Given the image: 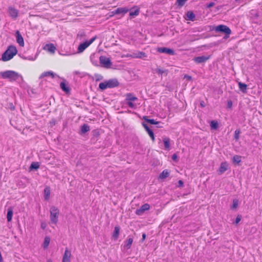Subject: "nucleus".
<instances>
[{
    "mask_svg": "<svg viewBox=\"0 0 262 262\" xmlns=\"http://www.w3.org/2000/svg\"><path fill=\"white\" fill-rule=\"evenodd\" d=\"M127 105L132 108H136V105L133 102L134 101H126Z\"/></svg>",
    "mask_w": 262,
    "mask_h": 262,
    "instance_id": "40",
    "label": "nucleus"
},
{
    "mask_svg": "<svg viewBox=\"0 0 262 262\" xmlns=\"http://www.w3.org/2000/svg\"><path fill=\"white\" fill-rule=\"evenodd\" d=\"M143 119L148 123L151 124H158L160 122L154 119H148L147 116H144Z\"/></svg>",
    "mask_w": 262,
    "mask_h": 262,
    "instance_id": "31",
    "label": "nucleus"
},
{
    "mask_svg": "<svg viewBox=\"0 0 262 262\" xmlns=\"http://www.w3.org/2000/svg\"><path fill=\"white\" fill-rule=\"evenodd\" d=\"M47 262H53L52 260L50 259L47 260Z\"/></svg>",
    "mask_w": 262,
    "mask_h": 262,
    "instance_id": "53",
    "label": "nucleus"
},
{
    "mask_svg": "<svg viewBox=\"0 0 262 262\" xmlns=\"http://www.w3.org/2000/svg\"><path fill=\"white\" fill-rule=\"evenodd\" d=\"M39 165L38 164V163L33 162L31 164L30 168L31 169H37L38 168H39Z\"/></svg>",
    "mask_w": 262,
    "mask_h": 262,
    "instance_id": "37",
    "label": "nucleus"
},
{
    "mask_svg": "<svg viewBox=\"0 0 262 262\" xmlns=\"http://www.w3.org/2000/svg\"><path fill=\"white\" fill-rule=\"evenodd\" d=\"M29 59H30V60H34V59H32V58H31H31H29Z\"/></svg>",
    "mask_w": 262,
    "mask_h": 262,
    "instance_id": "54",
    "label": "nucleus"
},
{
    "mask_svg": "<svg viewBox=\"0 0 262 262\" xmlns=\"http://www.w3.org/2000/svg\"><path fill=\"white\" fill-rule=\"evenodd\" d=\"M60 88L63 91L69 93L70 91V89L68 86L64 82H61L60 84Z\"/></svg>",
    "mask_w": 262,
    "mask_h": 262,
    "instance_id": "26",
    "label": "nucleus"
},
{
    "mask_svg": "<svg viewBox=\"0 0 262 262\" xmlns=\"http://www.w3.org/2000/svg\"><path fill=\"white\" fill-rule=\"evenodd\" d=\"M90 129V126L88 125L84 124L81 127V133L82 134H85L89 132Z\"/></svg>",
    "mask_w": 262,
    "mask_h": 262,
    "instance_id": "29",
    "label": "nucleus"
},
{
    "mask_svg": "<svg viewBox=\"0 0 262 262\" xmlns=\"http://www.w3.org/2000/svg\"><path fill=\"white\" fill-rule=\"evenodd\" d=\"M214 30L216 32H223L224 33L226 34V36H225V38H227L229 37V35L231 33V31L230 29L227 27V26L224 25H220L219 26H217L214 28Z\"/></svg>",
    "mask_w": 262,
    "mask_h": 262,
    "instance_id": "5",
    "label": "nucleus"
},
{
    "mask_svg": "<svg viewBox=\"0 0 262 262\" xmlns=\"http://www.w3.org/2000/svg\"><path fill=\"white\" fill-rule=\"evenodd\" d=\"M214 5H215L214 3H213V2H211V3H210L209 4H207V8H211V7H212L214 6Z\"/></svg>",
    "mask_w": 262,
    "mask_h": 262,
    "instance_id": "45",
    "label": "nucleus"
},
{
    "mask_svg": "<svg viewBox=\"0 0 262 262\" xmlns=\"http://www.w3.org/2000/svg\"><path fill=\"white\" fill-rule=\"evenodd\" d=\"M99 61L102 66L105 68H110L112 65L110 59L104 56H101L99 57Z\"/></svg>",
    "mask_w": 262,
    "mask_h": 262,
    "instance_id": "6",
    "label": "nucleus"
},
{
    "mask_svg": "<svg viewBox=\"0 0 262 262\" xmlns=\"http://www.w3.org/2000/svg\"><path fill=\"white\" fill-rule=\"evenodd\" d=\"M56 75L53 72L48 71L44 73H42L41 75L40 76L39 78H42L47 76H51L52 78H54Z\"/></svg>",
    "mask_w": 262,
    "mask_h": 262,
    "instance_id": "21",
    "label": "nucleus"
},
{
    "mask_svg": "<svg viewBox=\"0 0 262 262\" xmlns=\"http://www.w3.org/2000/svg\"><path fill=\"white\" fill-rule=\"evenodd\" d=\"M59 214V210L55 206H52L50 208V220L52 223L54 224L57 223Z\"/></svg>",
    "mask_w": 262,
    "mask_h": 262,
    "instance_id": "4",
    "label": "nucleus"
},
{
    "mask_svg": "<svg viewBox=\"0 0 262 262\" xmlns=\"http://www.w3.org/2000/svg\"><path fill=\"white\" fill-rule=\"evenodd\" d=\"M240 130H236L234 132V138L236 140H238L239 138V134H240Z\"/></svg>",
    "mask_w": 262,
    "mask_h": 262,
    "instance_id": "41",
    "label": "nucleus"
},
{
    "mask_svg": "<svg viewBox=\"0 0 262 262\" xmlns=\"http://www.w3.org/2000/svg\"><path fill=\"white\" fill-rule=\"evenodd\" d=\"M50 242V238L49 236H46L45 238L43 247L45 249L48 247Z\"/></svg>",
    "mask_w": 262,
    "mask_h": 262,
    "instance_id": "34",
    "label": "nucleus"
},
{
    "mask_svg": "<svg viewBox=\"0 0 262 262\" xmlns=\"http://www.w3.org/2000/svg\"><path fill=\"white\" fill-rule=\"evenodd\" d=\"M139 14V9H137L134 11H131L129 13V15L131 16H135L138 15Z\"/></svg>",
    "mask_w": 262,
    "mask_h": 262,
    "instance_id": "38",
    "label": "nucleus"
},
{
    "mask_svg": "<svg viewBox=\"0 0 262 262\" xmlns=\"http://www.w3.org/2000/svg\"><path fill=\"white\" fill-rule=\"evenodd\" d=\"M44 49L51 53H54L56 50V47L52 43L47 44L44 47Z\"/></svg>",
    "mask_w": 262,
    "mask_h": 262,
    "instance_id": "14",
    "label": "nucleus"
},
{
    "mask_svg": "<svg viewBox=\"0 0 262 262\" xmlns=\"http://www.w3.org/2000/svg\"><path fill=\"white\" fill-rule=\"evenodd\" d=\"M16 41L19 45V46L21 47H24V39L19 31H17L16 32Z\"/></svg>",
    "mask_w": 262,
    "mask_h": 262,
    "instance_id": "11",
    "label": "nucleus"
},
{
    "mask_svg": "<svg viewBox=\"0 0 262 262\" xmlns=\"http://www.w3.org/2000/svg\"><path fill=\"white\" fill-rule=\"evenodd\" d=\"M146 238V234L145 233H143L142 234V240L143 241L144 240H145Z\"/></svg>",
    "mask_w": 262,
    "mask_h": 262,
    "instance_id": "52",
    "label": "nucleus"
},
{
    "mask_svg": "<svg viewBox=\"0 0 262 262\" xmlns=\"http://www.w3.org/2000/svg\"><path fill=\"white\" fill-rule=\"evenodd\" d=\"M74 74L75 75H78L79 76V77H83L85 76L86 74L83 73V72H81L80 71H75L74 72Z\"/></svg>",
    "mask_w": 262,
    "mask_h": 262,
    "instance_id": "39",
    "label": "nucleus"
},
{
    "mask_svg": "<svg viewBox=\"0 0 262 262\" xmlns=\"http://www.w3.org/2000/svg\"><path fill=\"white\" fill-rule=\"evenodd\" d=\"M187 0H177V3L180 6H183L185 4Z\"/></svg>",
    "mask_w": 262,
    "mask_h": 262,
    "instance_id": "42",
    "label": "nucleus"
},
{
    "mask_svg": "<svg viewBox=\"0 0 262 262\" xmlns=\"http://www.w3.org/2000/svg\"><path fill=\"white\" fill-rule=\"evenodd\" d=\"M241 220V216L240 215H237L235 220V224H237Z\"/></svg>",
    "mask_w": 262,
    "mask_h": 262,
    "instance_id": "44",
    "label": "nucleus"
},
{
    "mask_svg": "<svg viewBox=\"0 0 262 262\" xmlns=\"http://www.w3.org/2000/svg\"><path fill=\"white\" fill-rule=\"evenodd\" d=\"M238 204V200H234L233 201V204L232 206V208L235 209L237 208Z\"/></svg>",
    "mask_w": 262,
    "mask_h": 262,
    "instance_id": "43",
    "label": "nucleus"
},
{
    "mask_svg": "<svg viewBox=\"0 0 262 262\" xmlns=\"http://www.w3.org/2000/svg\"><path fill=\"white\" fill-rule=\"evenodd\" d=\"M143 125L145 129H146V130L147 132L150 137L152 139V141H154L155 137L153 132L148 127V126L146 124H143Z\"/></svg>",
    "mask_w": 262,
    "mask_h": 262,
    "instance_id": "20",
    "label": "nucleus"
},
{
    "mask_svg": "<svg viewBox=\"0 0 262 262\" xmlns=\"http://www.w3.org/2000/svg\"><path fill=\"white\" fill-rule=\"evenodd\" d=\"M120 232V228L118 226H116L114 228V231L113 233V237L117 239L119 236Z\"/></svg>",
    "mask_w": 262,
    "mask_h": 262,
    "instance_id": "30",
    "label": "nucleus"
},
{
    "mask_svg": "<svg viewBox=\"0 0 262 262\" xmlns=\"http://www.w3.org/2000/svg\"><path fill=\"white\" fill-rule=\"evenodd\" d=\"M41 227L42 229H45L46 227V224L45 223H42L41 224Z\"/></svg>",
    "mask_w": 262,
    "mask_h": 262,
    "instance_id": "50",
    "label": "nucleus"
},
{
    "mask_svg": "<svg viewBox=\"0 0 262 262\" xmlns=\"http://www.w3.org/2000/svg\"><path fill=\"white\" fill-rule=\"evenodd\" d=\"M133 242V238L132 237H128V239L125 242H124V245L123 246L124 248L126 250L130 249Z\"/></svg>",
    "mask_w": 262,
    "mask_h": 262,
    "instance_id": "15",
    "label": "nucleus"
},
{
    "mask_svg": "<svg viewBox=\"0 0 262 262\" xmlns=\"http://www.w3.org/2000/svg\"><path fill=\"white\" fill-rule=\"evenodd\" d=\"M200 105L202 107H204L206 105L204 101H201Z\"/></svg>",
    "mask_w": 262,
    "mask_h": 262,
    "instance_id": "49",
    "label": "nucleus"
},
{
    "mask_svg": "<svg viewBox=\"0 0 262 262\" xmlns=\"http://www.w3.org/2000/svg\"><path fill=\"white\" fill-rule=\"evenodd\" d=\"M157 51L160 53H166L167 54L169 55H173L174 54V51L173 50L167 48H158L157 49Z\"/></svg>",
    "mask_w": 262,
    "mask_h": 262,
    "instance_id": "9",
    "label": "nucleus"
},
{
    "mask_svg": "<svg viewBox=\"0 0 262 262\" xmlns=\"http://www.w3.org/2000/svg\"><path fill=\"white\" fill-rule=\"evenodd\" d=\"M50 190L49 187H46L44 189V198L46 200H48L50 198Z\"/></svg>",
    "mask_w": 262,
    "mask_h": 262,
    "instance_id": "28",
    "label": "nucleus"
},
{
    "mask_svg": "<svg viewBox=\"0 0 262 262\" xmlns=\"http://www.w3.org/2000/svg\"><path fill=\"white\" fill-rule=\"evenodd\" d=\"M233 162L235 164H239L241 162V157L235 155L233 157Z\"/></svg>",
    "mask_w": 262,
    "mask_h": 262,
    "instance_id": "35",
    "label": "nucleus"
},
{
    "mask_svg": "<svg viewBox=\"0 0 262 262\" xmlns=\"http://www.w3.org/2000/svg\"><path fill=\"white\" fill-rule=\"evenodd\" d=\"M238 84L240 90L244 93H246L247 85L246 84L242 83L241 82H239Z\"/></svg>",
    "mask_w": 262,
    "mask_h": 262,
    "instance_id": "24",
    "label": "nucleus"
},
{
    "mask_svg": "<svg viewBox=\"0 0 262 262\" xmlns=\"http://www.w3.org/2000/svg\"><path fill=\"white\" fill-rule=\"evenodd\" d=\"M169 171L167 169L164 170L160 174L159 178L161 179H164L169 176Z\"/></svg>",
    "mask_w": 262,
    "mask_h": 262,
    "instance_id": "22",
    "label": "nucleus"
},
{
    "mask_svg": "<svg viewBox=\"0 0 262 262\" xmlns=\"http://www.w3.org/2000/svg\"><path fill=\"white\" fill-rule=\"evenodd\" d=\"M9 13L11 17L13 18H16L18 16V11L16 9L9 7Z\"/></svg>",
    "mask_w": 262,
    "mask_h": 262,
    "instance_id": "13",
    "label": "nucleus"
},
{
    "mask_svg": "<svg viewBox=\"0 0 262 262\" xmlns=\"http://www.w3.org/2000/svg\"><path fill=\"white\" fill-rule=\"evenodd\" d=\"M228 167V164L227 162H225L222 163L219 168L220 173L222 174L225 172L227 170Z\"/></svg>",
    "mask_w": 262,
    "mask_h": 262,
    "instance_id": "17",
    "label": "nucleus"
},
{
    "mask_svg": "<svg viewBox=\"0 0 262 262\" xmlns=\"http://www.w3.org/2000/svg\"><path fill=\"white\" fill-rule=\"evenodd\" d=\"M0 75L4 79H8L10 81H16L20 79H23V77L18 73L11 70L6 71L0 73Z\"/></svg>",
    "mask_w": 262,
    "mask_h": 262,
    "instance_id": "1",
    "label": "nucleus"
},
{
    "mask_svg": "<svg viewBox=\"0 0 262 262\" xmlns=\"http://www.w3.org/2000/svg\"><path fill=\"white\" fill-rule=\"evenodd\" d=\"M71 257V252L69 249L67 248H66L62 262H71L70 258Z\"/></svg>",
    "mask_w": 262,
    "mask_h": 262,
    "instance_id": "8",
    "label": "nucleus"
},
{
    "mask_svg": "<svg viewBox=\"0 0 262 262\" xmlns=\"http://www.w3.org/2000/svg\"><path fill=\"white\" fill-rule=\"evenodd\" d=\"M128 9L126 8L120 7L115 10L113 13L115 14H125L128 11Z\"/></svg>",
    "mask_w": 262,
    "mask_h": 262,
    "instance_id": "16",
    "label": "nucleus"
},
{
    "mask_svg": "<svg viewBox=\"0 0 262 262\" xmlns=\"http://www.w3.org/2000/svg\"><path fill=\"white\" fill-rule=\"evenodd\" d=\"M178 158V156L176 154H173L172 156V159L174 161H176Z\"/></svg>",
    "mask_w": 262,
    "mask_h": 262,
    "instance_id": "47",
    "label": "nucleus"
},
{
    "mask_svg": "<svg viewBox=\"0 0 262 262\" xmlns=\"http://www.w3.org/2000/svg\"><path fill=\"white\" fill-rule=\"evenodd\" d=\"M178 183H179V184L180 186H183V182L182 180H179Z\"/></svg>",
    "mask_w": 262,
    "mask_h": 262,
    "instance_id": "51",
    "label": "nucleus"
},
{
    "mask_svg": "<svg viewBox=\"0 0 262 262\" xmlns=\"http://www.w3.org/2000/svg\"><path fill=\"white\" fill-rule=\"evenodd\" d=\"M150 208V206L148 204H145L141 206V207L136 210V214L141 215L145 211L148 210Z\"/></svg>",
    "mask_w": 262,
    "mask_h": 262,
    "instance_id": "10",
    "label": "nucleus"
},
{
    "mask_svg": "<svg viewBox=\"0 0 262 262\" xmlns=\"http://www.w3.org/2000/svg\"><path fill=\"white\" fill-rule=\"evenodd\" d=\"M137 100L138 98L131 93H127L126 95L125 101H135Z\"/></svg>",
    "mask_w": 262,
    "mask_h": 262,
    "instance_id": "18",
    "label": "nucleus"
},
{
    "mask_svg": "<svg viewBox=\"0 0 262 262\" xmlns=\"http://www.w3.org/2000/svg\"><path fill=\"white\" fill-rule=\"evenodd\" d=\"M210 126L212 129H216L218 127V123L216 121L212 120L210 123Z\"/></svg>",
    "mask_w": 262,
    "mask_h": 262,
    "instance_id": "36",
    "label": "nucleus"
},
{
    "mask_svg": "<svg viewBox=\"0 0 262 262\" xmlns=\"http://www.w3.org/2000/svg\"><path fill=\"white\" fill-rule=\"evenodd\" d=\"M96 37L95 36L91 38L89 41H86L82 43H81L78 48L79 52H83L86 48H88L93 41L96 39Z\"/></svg>",
    "mask_w": 262,
    "mask_h": 262,
    "instance_id": "7",
    "label": "nucleus"
},
{
    "mask_svg": "<svg viewBox=\"0 0 262 262\" xmlns=\"http://www.w3.org/2000/svg\"><path fill=\"white\" fill-rule=\"evenodd\" d=\"M133 56L135 58H144L146 57L147 55L145 52H138L137 53H133Z\"/></svg>",
    "mask_w": 262,
    "mask_h": 262,
    "instance_id": "19",
    "label": "nucleus"
},
{
    "mask_svg": "<svg viewBox=\"0 0 262 262\" xmlns=\"http://www.w3.org/2000/svg\"><path fill=\"white\" fill-rule=\"evenodd\" d=\"M17 53V50L16 47L14 46H10L2 54V60L4 61H8L11 59Z\"/></svg>",
    "mask_w": 262,
    "mask_h": 262,
    "instance_id": "2",
    "label": "nucleus"
},
{
    "mask_svg": "<svg viewBox=\"0 0 262 262\" xmlns=\"http://www.w3.org/2000/svg\"><path fill=\"white\" fill-rule=\"evenodd\" d=\"M163 142L164 144L165 148L167 149H169L170 147V139L168 138H163Z\"/></svg>",
    "mask_w": 262,
    "mask_h": 262,
    "instance_id": "27",
    "label": "nucleus"
},
{
    "mask_svg": "<svg viewBox=\"0 0 262 262\" xmlns=\"http://www.w3.org/2000/svg\"><path fill=\"white\" fill-rule=\"evenodd\" d=\"M92 79L93 80H95L96 82L101 81L103 79V76L101 75V74H94V76L92 77Z\"/></svg>",
    "mask_w": 262,
    "mask_h": 262,
    "instance_id": "32",
    "label": "nucleus"
},
{
    "mask_svg": "<svg viewBox=\"0 0 262 262\" xmlns=\"http://www.w3.org/2000/svg\"><path fill=\"white\" fill-rule=\"evenodd\" d=\"M155 71L156 73L161 75H165L166 76L168 73V71L167 70H164L160 68H157L155 69Z\"/></svg>",
    "mask_w": 262,
    "mask_h": 262,
    "instance_id": "23",
    "label": "nucleus"
},
{
    "mask_svg": "<svg viewBox=\"0 0 262 262\" xmlns=\"http://www.w3.org/2000/svg\"><path fill=\"white\" fill-rule=\"evenodd\" d=\"M187 20L193 21L195 18V15L192 11H188L186 14Z\"/></svg>",
    "mask_w": 262,
    "mask_h": 262,
    "instance_id": "25",
    "label": "nucleus"
},
{
    "mask_svg": "<svg viewBox=\"0 0 262 262\" xmlns=\"http://www.w3.org/2000/svg\"><path fill=\"white\" fill-rule=\"evenodd\" d=\"M13 215V210L12 208H9L7 212V218L8 222H11Z\"/></svg>",
    "mask_w": 262,
    "mask_h": 262,
    "instance_id": "33",
    "label": "nucleus"
},
{
    "mask_svg": "<svg viewBox=\"0 0 262 262\" xmlns=\"http://www.w3.org/2000/svg\"><path fill=\"white\" fill-rule=\"evenodd\" d=\"M119 82L117 80V79H111L108 80H106L103 82H101L99 85V88L102 90L104 91V90L110 88H114L117 87L119 85Z\"/></svg>",
    "mask_w": 262,
    "mask_h": 262,
    "instance_id": "3",
    "label": "nucleus"
},
{
    "mask_svg": "<svg viewBox=\"0 0 262 262\" xmlns=\"http://www.w3.org/2000/svg\"><path fill=\"white\" fill-rule=\"evenodd\" d=\"M232 106V102L231 101H229L228 102V107L231 108Z\"/></svg>",
    "mask_w": 262,
    "mask_h": 262,
    "instance_id": "48",
    "label": "nucleus"
},
{
    "mask_svg": "<svg viewBox=\"0 0 262 262\" xmlns=\"http://www.w3.org/2000/svg\"><path fill=\"white\" fill-rule=\"evenodd\" d=\"M185 79H187L188 80H191L192 79V77L190 76L185 75L184 77Z\"/></svg>",
    "mask_w": 262,
    "mask_h": 262,
    "instance_id": "46",
    "label": "nucleus"
},
{
    "mask_svg": "<svg viewBox=\"0 0 262 262\" xmlns=\"http://www.w3.org/2000/svg\"><path fill=\"white\" fill-rule=\"evenodd\" d=\"M209 58V56H202L195 57L193 60L197 63H202L205 62Z\"/></svg>",
    "mask_w": 262,
    "mask_h": 262,
    "instance_id": "12",
    "label": "nucleus"
}]
</instances>
